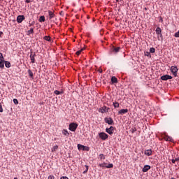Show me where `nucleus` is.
I'll use <instances>...</instances> for the list:
<instances>
[{
    "label": "nucleus",
    "mask_w": 179,
    "mask_h": 179,
    "mask_svg": "<svg viewBox=\"0 0 179 179\" xmlns=\"http://www.w3.org/2000/svg\"><path fill=\"white\" fill-rule=\"evenodd\" d=\"M77 128H78V124L76 123H71L69 126V129L72 132H75Z\"/></svg>",
    "instance_id": "1"
},
{
    "label": "nucleus",
    "mask_w": 179,
    "mask_h": 179,
    "mask_svg": "<svg viewBox=\"0 0 179 179\" xmlns=\"http://www.w3.org/2000/svg\"><path fill=\"white\" fill-rule=\"evenodd\" d=\"M78 150H85L86 152H89V150H90V147L85 146L82 144H78Z\"/></svg>",
    "instance_id": "2"
},
{
    "label": "nucleus",
    "mask_w": 179,
    "mask_h": 179,
    "mask_svg": "<svg viewBox=\"0 0 179 179\" xmlns=\"http://www.w3.org/2000/svg\"><path fill=\"white\" fill-rule=\"evenodd\" d=\"M29 57H30L31 64H34L36 62V59H35V57H36V53L32 50H31Z\"/></svg>",
    "instance_id": "3"
},
{
    "label": "nucleus",
    "mask_w": 179,
    "mask_h": 179,
    "mask_svg": "<svg viewBox=\"0 0 179 179\" xmlns=\"http://www.w3.org/2000/svg\"><path fill=\"white\" fill-rule=\"evenodd\" d=\"M171 71L172 72L173 75L175 76H177V73L178 72V68H177V66H172L171 67Z\"/></svg>",
    "instance_id": "4"
},
{
    "label": "nucleus",
    "mask_w": 179,
    "mask_h": 179,
    "mask_svg": "<svg viewBox=\"0 0 179 179\" xmlns=\"http://www.w3.org/2000/svg\"><path fill=\"white\" fill-rule=\"evenodd\" d=\"M99 136L103 141H106V139H107L108 138V134H107L104 132H101L99 134Z\"/></svg>",
    "instance_id": "5"
},
{
    "label": "nucleus",
    "mask_w": 179,
    "mask_h": 179,
    "mask_svg": "<svg viewBox=\"0 0 179 179\" xmlns=\"http://www.w3.org/2000/svg\"><path fill=\"white\" fill-rule=\"evenodd\" d=\"M120 50H121L120 47L115 48V46H113L110 49V52H113V54H117V52H120Z\"/></svg>",
    "instance_id": "6"
},
{
    "label": "nucleus",
    "mask_w": 179,
    "mask_h": 179,
    "mask_svg": "<svg viewBox=\"0 0 179 179\" xmlns=\"http://www.w3.org/2000/svg\"><path fill=\"white\" fill-rule=\"evenodd\" d=\"M108 110H110V108H108L107 106H103L99 108V112L103 114L104 113H108Z\"/></svg>",
    "instance_id": "7"
},
{
    "label": "nucleus",
    "mask_w": 179,
    "mask_h": 179,
    "mask_svg": "<svg viewBox=\"0 0 179 179\" xmlns=\"http://www.w3.org/2000/svg\"><path fill=\"white\" fill-rule=\"evenodd\" d=\"M104 121L106 124H108V125H113L114 124V120H113L111 117H106Z\"/></svg>",
    "instance_id": "8"
},
{
    "label": "nucleus",
    "mask_w": 179,
    "mask_h": 179,
    "mask_svg": "<svg viewBox=\"0 0 179 179\" xmlns=\"http://www.w3.org/2000/svg\"><path fill=\"white\" fill-rule=\"evenodd\" d=\"M164 141H166V142H174V139H173L172 137L169 136L168 135H164Z\"/></svg>",
    "instance_id": "9"
},
{
    "label": "nucleus",
    "mask_w": 179,
    "mask_h": 179,
    "mask_svg": "<svg viewBox=\"0 0 179 179\" xmlns=\"http://www.w3.org/2000/svg\"><path fill=\"white\" fill-rule=\"evenodd\" d=\"M48 12L49 15V20H51V19H54V17H55V14L54 13V11L49 10Z\"/></svg>",
    "instance_id": "10"
},
{
    "label": "nucleus",
    "mask_w": 179,
    "mask_h": 179,
    "mask_svg": "<svg viewBox=\"0 0 179 179\" xmlns=\"http://www.w3.org/2000/svg\"><path fill=\"white\" fill-rule=\"evenodd\" d=\"M106 131L108 134H109V135H113V134H114V127L113 126H110V127L107 128Z\"/></svg>",
    "instance_id": "11"
},
{
    "label": "nucleus",
    "mask_w": 179,
    "mask_h": 179,
    "mask_svg": "<svg viewBox=\"0 0 179 179\" xmlns=\"http://www.w3.org/2000/svg\"><path fill=\"white\" fill-rule=\"evenodd\" d=\"M162 80H169L170 79H173L171 76L164 75L161 77Z\"/></svg>",
    "instance_id": "12"
},
{
    "label": "nucleus",
    "mask_w": 179,
    "mask_h": 179,
    "mask_svg": "<svg viewBox=\"0 0 179 179\" xmlns=\"http://www.w3.org/2000/svg\"><path fill=\"white\" fill-rule=\"evenodd\" d=\"M24 19H25L24 15H18L17 17V23H22V22H23Z\"/></svg>",
    "instance_id": "13"
},
{
    "label": "nucleus",
    "mask_w": 179,
    "mask_h": 179,
    "mask_svg": "<svg viewBox=\"0 0 179 179\" xmlns=\"http://www.w3.org/2000/svg\"><path fill=\"white\" fill-rule=\"evenodd\" d=\"M144 154L145 155V156H152L153 155V151H152V150H145L144 151Z\"/></svg>",
    "instance_id": "14"
},
{
    "label": "nucleus",
    "mask_w": 179,
    "mask_h": 179,
    "mask_svg": "<svg viewBox=\"0 0 179 179\" xmlns=\"http://www.w3.org/2000/svg\"><path fill=\"white\" fill-rule=\"evenodd\" d=\"M150 169H151V167L150 165H145L142 169V171L143 173H146V172L149 171V170H150Z\"/></svg>",
    "instance_id": "15"
},
{
    "label": "nucleus",
    "mask_w": 179,
    "mask_h": 179,
    "mask_svg": "<svg viewBox=\"0 0 179 179\" xmlns=\"http://www.w3.org/2000/svg\"><path fill=\"white\" fill-rule=\"evenodd\" d=\"M127 113H128V109H122L118 111L120 115H124V114H127Z\"/></svg>",
    "instance_id": "16"
},
{
    "label": "nucleus",
    "mask_w": 179,
    "mask_h": 179,
    "mask_svg": "<svg viewBox=\"0 0 179 179\" xmlns=\"http://www.w3.org/2000/svg\"><path fill=\"white\" fill-rule=\"evenodd\" d=\"M155 31L157 34L159 35L160 37H162L163 35L162 34V29L160 27H157Z\"/></svg>",
    "instance_id": "17"
},
{
    "label": "nucleus",
    "mask_w": 179,
    "mask_h": 179,
    "mask_svg": "<svg viewBox=\"0 0 179 179\" xmlns=\"http://www.w3.org/2000/svg\"><path fill=\"white\" fill-rule=\"evenodd\" d=\"M111 82L112 83H118V80L117 79L115 78V76H113L111 78Z\"/></svg>",
    "instance_id": "18"
},
{
    "label": "nucleus",
    "mask_w": 179,
    "mask_h": 179,
    "mask_svg": "<svg viewBox=\"0 0 179 179\" xmlns=\"http://www.w3.org/2000/svg\"><path fill=\"white\" fill-rule=\"evenodd\" d=\"M3 62H5V61H2V60H0V68L1 69H3V68H5V64H3Z\"/></svg>",
    "instance_id": "19"
},
{
    "label": "nucleus",
    "mask_w": 179,
    "mask_h": 179,
    "mask_svg": "<svg viewBox=\"0 0 179 179\" xmlns=\"http://www.w3.org/2000/svg\"><path fill=\"white\" fill-rule=\"evenodd\" d=\"M34 33V29L31 28L30 30L27 31L28 36H30V34H33Z\"/></svg>",
    "instance_id": "20"
},
{
    "label": "nucleus",
    "mask_w": 179,
    "mask_h": 179,
    "mask_svg": "<svg viewBox=\"0 0 179 179\" xmlns=\"http://www.w3.org/2000/svg\"><path fill=\"white\" fill-rule=\"evenodd\" d=\"M6 68H10V62L4 61Z\"/></svg>",
    "instance_id": "21"
},
{
    "label": "nucleus",
    "mask_w": 179,
    "mask_h": 179,
    "mask_svg": "<svg viewBox=\"0 0 179 179\" xmlns=\"http://www.w3.org/2000/svg\"><path fill=\"white\" fill-rule=\"evenodd\" d=\"M62 134H63V135H65V136H69V133L68 132V130L64 129L62 131Z\"/></svg>",
    "instance_id": "22"
},
{
    "label": "nucleus",
    "mask_w": 179,
    "mask_h": 179,
    "mask_svg": "<svg viewBox=\"0 0 179 179\" xmlns=\"http://www.w3.org/2000/svg\"><path fill=\"white\" fill-rule=\"evenodd\" d=\"M99 159H100V160H106V155L103 154H100Z\"/></svg>",
    "instance_id": "23"
},
{
    "label": "nucleus",
    "mask_w": 179,
    "mask_h": 179,
    "mask_svg": "<svg viewBox=\"0 0 179 179\" xmlns=\"http://www.w3.org/2000/svg\"><path fill=\"white\" fill-rule=\"evenodd\" d=\"M144 55L145 57H149V58H152V55H150V52H145Z\"/></svg>",
    "instance_id": "24"
},
{
    "label": "nucleus",
    "mask_w": 179,
    "mask_h": 179,
    "mask_svg": "<svg viewBox=\"0 0 179 179\" xmlns=\"http://www.w3.org/2000/svg\"><path fill=\"white\" fill-rule=\"evenodd\" d=\"M114 167V164H108V165H106V169H113Z\"/></svg>",
    "instance_id": "25"
},
{
    "label": "nucleus",
    "mask_w": 179,
    "mask_h": 179,
    "mask_svg": "<svg viewBox=\"0 0 179 179\" xmlns=\"http://www.w3.org/2000/svg\"><path fill=\"white\" fill-rule=\"evenodd\" d=\"M39 22H45V17L44 15H42L39 17Z\"/></svg>",
    "instance_id": "26"
},
{
    "label": "nucleus",
    "mask_w": 179,
    "mask_h": 179,
    "mask_svg": "<svg viewBox=\"0 0 179 179\" xmlns=\"http://www.w3.org/2000/svg\"><path fill=\"white\" fill-rule=\"evenodd\" d=\"M57 150H58V145H55V146H53L52 152H57Z\"/></svg>",
    "instance_id": "27"
},
{
    "label": "nucleus",
    "mask_w": 179,
    "mask_h": 179,
    "mask_svg": "<svg viewBox=\"0 0 179 179\" xmlns=\"http://www.w3.org/2000/svg\"><path fill=\"white\" fill-rule=\"evenodd\" d=\"M150 52H151V54H155V52H156V49H155V48H150Z\"/></svg>",
    "instance_id": "28"
},
{
    "label": "nucleus",
    "mask_w": 179,
    "mask_h": 179,
    "mask_svg": "<svg viewBox=\"0 0 179 179\" xmlns=\"http://www.w3.org/2000/svg\"><path fill=\"white\" fill-rule=\"evenodd\" d=\"M28 73H29L30 78H31L33 79V76H34L33 71H31V70L29 69L28 70Z\"/></svg>",
    "instance_id": "29"
},
{
    "label": "nucleus",
    "mask_w": 179,
    "mask_h": 179,
    "mask_svg": "<svg viewBox=\"0 0 179 179\" xmlns=\"http://www.w3.org/2000/svg\"><path fill=\"white\" fill-rule=\"evenodd\" d=\"M113 106L115 108H118V107H120V103L118 102H113Z\"/></svg>",
    "instance_id": "30"
},
{
    "label": "nucleus",
    "mask_w": 179,
    "mask_h": 179,
    "mask_svg": "<svg viewBox=\"0 0 179 179\" xmlns=\"http://www.w3.org/2000/svg\"><path fill=\"white\" fill-rule=\"evenodd\" d=\"M44 40H45L46 41H51V37L45 36H44Z\"/></svg>",
    "instance_id": "31"
},
{
    "label": "nucleus",
    "mask_w": 179,
    "mask_h": 179,
    "mask_svg": "<svg viewBox=\"0 0 179 179\" xmlns=\"http://www.w3.org/2000/svg\"><path fill=\"white\" fill-rule=\"evenodd\" d=\"M85 168H86V169L83 172V174H86V173H87V171H89V166L85 165Z\"/></svg>",
    "instance_id": "32"
},
{
    "label": "nucleus",
    "mask_w": 179,
    "mask_h": 179,
    "mask_svg": "<svg viewBox=\"0 0 179 179\" xmlns=\"http://www.w3.org/2000/svg\"><path fill=\"white\" fill-rule=\"evenodd\" d=\"M55 94H57V96L59 95V94H62V92H59L58 90H55L54 92Z\"/></svg>",
    "instance_id": "33"
},
{
    "label": "nucleus",
    "mask_w": 179,
    "mask_h": 179,
    "mask_svg": "<svg viewBox=\"0 0 179 179\" xmlns=\"http://www.w3.org/2000/svg\"><path fill=\"white\" fill-rule=\"evenodd\" d=\"M107 163H102V164H99V167H102L103 169H104V167H106Z\"/></svg>",
    "instance_id": "34"
},
{
    "label": "nucleus",
    "mask_w": 179,
    "mask_h": 179,
    "mask_svg": "<svg viewBox=\"0 0 179 179\" xmlns=\"http://www.w3.org/2000/svg\"><path fill=\"white\" fill-rule=\"evenodd\" d=\"M174 37H176V38H179V30H178V32H176V33H175Z\"/></svg>",
    "instance_id": "35"
},
{
    "label": "nucleus",
    "mask_w": 179,
    "mask_h": 179,
    "mask_svg": "<svg viewBox=\"0 0 179 179\" xmlns=\"http://www.w3.org/2000/svg\"><path fill=\"white\" fill-rule=\"evenodd\" d=\"M0 113H3V108H2V103H0Z\"/></svg>",
    "instance_id": "36"
},
{
    "label": "nucleus",
    "mask_w": 179,
    "mask_h": 179,
    "mask_svg": "<svg viewBox=\"0 0 179 179\" xmlns=\"http://www.w3.org/2000/svg\"><path fill=\"white\" fill-rule=\"evenodd\" d=\"M83 50V49H81L80 50L77 51L76 55H80V53L82 52Z\"/></svg>",
    "instance_id": "37"
},
{
    "label": "nucleus",
    "mask_w": 179,
    "mask_h": 179,
    "mask_svg": "<svg viewBox=\"0 0 179 179\" xmlns=\"http://www.w3.org/2000/svg\"><path fill=\"white\" fill-rule=\"evenodd\" d=\"M0 61H3V55L0 52Z\"/></svg>",
    "instance_id": "38"
},
{
    "label": "nucleus",
    "mask_w": 179,
    "mask_h": 179,
    "mask_svg": "<svg viewBox=\"0 0 179 179\" xmlns=\"http://www.w3.org/2000/svg\"><path fill=\"white\" fill-rule=\"evenodd\" d=\"M13 103H14V104H19V101H17V99H14Z\"/></svg>",
    "instance_id": "39"
},
{
    "label": "nucleus",
    "mask_w": 179,
    "mask_h": 179,
    "mask_svg": "<svg viewBox=\"0 0 179 179\" xmlns=\"http://www.w3.org/2000/svg\"><path fill=\"white\" fill-rule=\"evenodd\" d=\"M48 179H55V178L54 177V176H49Z\"/></svg>",
    "instance_id": "40"
},
{
    "label": "nucleus",
    "mask_w": 179,
    "mask_h": 179,
    "mask_svg": "<svg viewBox=\"0 0 179 179\" xmlns=\"http://www.w3.org/2000/svg\"><path fill=\"white\" fill-rule=\"evenodd\" d=\"M98 72H99V73H103V69H98Z\"/></svg>",
    "instance_id": "41"
},
{
    "label": "nucleus",
    "mask_w": 179,
    "mask_h": 179,
    "mask_svg": "<svg viewBox=\"0 0 179 179\" xmlns=\"http://www.w3.org/2000/svg\"><path fill=\"white\" fill-rule=\"evenodd\" d=\"M176 162H177V161L176 160V159H171V162H172L173 164H176Z\"/></svg>",
    "instance_id": "42"
},
{
    "label": "nucleus",
    "mask_w": 179,
    "mask_h": 179,
    "mask_svg": "<svg viewBox=\"0 0 179 179\" xmlns=\"http://www.w3.org/2000/svg\"><path fill=\"white\" fill-rule=\"evenodd\" d=\"M25 2H26L27 3H30V2H31V0H26Z\"/></svg>",
    "instance_id": "43"
},
{
    "label": "nucleus",
    "mask_w": 179,
    "mask_h": 179,
    "mask_svg": "<svg viewBox=\"0 0 179 179\" xmlns=\"http://www.w3.org/2000/svg\"><path fill=\"white\" fill-rule=\"evenodd\" d=\"M136 131V129L134 128V129H132V133L134 134V132H135Z\"/></svg>",
    "instance_id": "44"
},
{
    "label": "nucleus",
    "mask_w": 179,
    "mask_h": 179,
    "mask_svg": "<svg viewBox=\"0 0 179 179\" xmlns=\"http://www.w3.org/2000/svg\"><path fill=\"white\" fill-rule=\"evenodd\" d=\"M32 24H33V23H29V27H31V25H32Z\"/></svg>",
    "instance_id": "45"
},
{
    "label": "nucleus",
    "mask_w": 179,
    "mask_h": 179,
    "mask_svg": "<svg viewBox=\"0 0 179 179\" xmlns=\"http://www.w3.org/2000/svg\"><path fill=\"white\" fill-rule=\"evenodd\" d=\"M175 160H176V162H179V157L176 158Z\"/></svg>",
    "instance_id": "46"
},
{
    "label": "nucleus",
    "mask_w": 179,
    "mask_h": 179,
    "mask_svg": "<svg viewBox=\"0 0 179 179\" xmlns=\"http://www.w3.org/2000/svg\"><path fill=\"white\" fill-rule=\"evenodd\" d=\"M1 34H3V32L0 31V37H1Z\"/></svg>",
    "instance_id": "47"
},
{
    "label": "nucleus",
    "mask_w": 179,
    "mask_h": 179,
    "mask_svg": "<svg viewBox=\"0 0 179 179\" xmlns=\"http://www.w3.org/2000/svg\"><path fill=\"white\" fill-rule=\"evenodd\" d=\"M158 40L160 41V38H159V36H158Z\"/></svg>",
    "instance_id": "48"
},
{
    "label": "nucleus",
    "mask_w": 179,
    "mask_h": 179,
    "mask_svg": "<svg viewBox=\"0 0 179 179\" xmlns=\"http://www.w3.org/2000/svg\"><path fill=\"white\" fill-rule=\"evenodd\" d=\"M14 179H17V178H14Z\"/></svg>",
    "instance_id": "49"
},
{
    "label": "nucleus",
    "mask_w": 179,
    "mask_h": 179,
    "mask_svg": "<svg viewBox=\"0 0 179 179\" xmlns=\"http://www.w3.org/2000/svg\"><path fill=\"white\" fill-rule=\"evenodd\" d=\"M0 20H1V17H0Z\"/></svg>",
    "instance_id": "50"
}]
</instances>
